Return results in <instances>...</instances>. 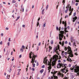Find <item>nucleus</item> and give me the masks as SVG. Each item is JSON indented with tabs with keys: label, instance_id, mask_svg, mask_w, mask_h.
Returning <instances> with one entry per match:
<instances>
[{
	"label": "nucleus",
	"instance_id": "f257e3e1",
	"mask_svg": "<svg viewBox=\"0 0 79 79\" xmlns=\"http://www.w3.org/2000/svg\"><path fill=\"white\" fill-rule=\"evenodd\" d=\"M64 50L65 51H66L67 50H68L67 52H65L64 54L65 55H67L68 53V54H69V56H70V57H73L74 56V55H73V51L71 50V47L69 46L67 48L65 47Z\"/></svg>",
	"mask_w": 79,
	"mask_h": 79
},
{
	"label": "nucleus",
	"instance_id": "f03ea898",
	"mask_svg": "<svg viewBox=\"0 0 79 79\" xmlns=\"http://www.w3.org/2000/svg\"><path fill=\"white\" fill-rule=\"evenodd\" d=\"M73 68H70V70L72 71L74 69L75 71H76V73H78L79 72V66L77 67V64H76L75 66L73 65ZM75 68V69H74Z\"/></svg>",
	"mask_w": 79,
	"mask_h": 79
},
{
	"label": "nucleus",
	"instance_id": "7ed1b4c3",
	"mask_svg": "<svg viewBox=\"0 0 79 79\" xmlns=\"http://www.w3.org/2000/svg\"><path fill=\"white\" fill-rule=\"evenodd\" d=\"M60 33H61V34H59V39L60 41H61V40H62V39H63V37H64V35H63V34H64V31H60Z\"/></svg>",
	"mask_w": 79,
	"mask_h": 79
},
{
	"label": "nucleus",
	"instance_id": "20e7f679",
	"mask_svg": "<svg viewBox=\"0 0 79 79\" xmlns=\"http://www.w3.org/2000/svg\"><path fill=\"white\" fill-rule=\"evenodd\" d=\"M59 49V48L56 47L54 48H53V53H54L55 52L58 55H59V52H58V50Z\"/></svg>",
	"mask_w": 79,
	"mask_h": 79
},
{
	"label": "nucleus",
	"instance_id": "39448f33",
	"mask_svg": "<svg viewBox=\"0 0 79 79\" xmlns=\"http://www.w3.org/2000/svg\"><path fill=\"white\" fill-rule=\"evenodd\" d=\"M62 23L63 24H64V31L65 32H68V31H67V27H66V26H67V24H66V21H65V22L64 21H63L62 22Z\"/></svg>",
	"mask_w": 79,
	"mask_h": 79
},
{
	"label": "nucleus",
	"instance_id": "423d86ee",
	"mask_svg": "<svg viewBox=\"0 0 79 79\" xmlns=\"http://www.w3.org/2000/svg\"><path fill=\"white\" fill-rule=\"evenodd\" d=\"M57 58H54L53 59V62H52V66H54L56 65V61H57Z\"/></svg>",
	"mask_w": 79,
	"mask_h": 79
},
{
	"label": "nucleus",
	"instance_id": "0eeeda50",
	"mask_svg": "<svg viewBox=\"0 0 79 79\" xmlns=\"http://www.w3.org/2000/svg\"><path fill=\"white\" fill-rule=\"evenodd\" d=\"M63 64H62V63H59L57 64V68L60 69L61 68V67H62Z\"/></svg>",
	"mask_w": 79,
	"mask_h": 79
},
{
	"label": "nucleus",
	"instance_id": "6e6552de",
	"mask_svg": "<svg viewBox=\"0 0 79 79\" xmlns=\"http://www.w3.org/2000/svg\"><path fill=\"white\" fill-rule=\"evenodd\" d=\"M65 68L62 69L61 70V73H64V74H66V72H64V71H65Z\"/></svg>",
	"mask_w": 79,
	"mask_h": 79
},
{
	"label": "nucleus",
	"instance_id": "1a4fd4ad",
	"mask_svg": "<svg viewBox=\"0 0 79 79\" xmlns=\"http://www.w3.org/2000/svg\"><path fill=\"white\" fill-rule=\"evenodd\" d=\"M77 19V17L76 16H75L73 18V22H75V21H76Z\"/></svg>",
	"mask_w": 79,
	"mask_h": 79
},
{
	"label": "nucleus",
	"instance_id": "9d476101",
	"mask_svg": "<svg viewBox=\"0 0 79 79\" xmlns=\"http://www.w3.org/2000/svg\"><path fill=\"white\" fill-rule=\"evenodd\" d=\"M35 60V58H32L31 59V63H32V64H34V63Z\"/></svg>",
	"mask_w": 79,
	"mask_h": 79
},
{
	"label": "nucleus",
	"instance_id": "9b49d317",
	"mask_svg": "<svg viewBox=\"0 0 79 79\" xmlns=\"http://www.w3.org/2000/svg\"><path fill=\"white\" fill-rule=\"evenodd\" d=\"M33 54V56L32 58H35L36 57H37V56L36 55V56L35 55H34V53H32Z\"/></svg>",
	"mask_w": 79,
	"mask_h": 79
},
{
	"label": "nucleus",
	"instance_id": "f8f14e48",
	"mask_svg": "<svg viewBox=\"0 0 79 79\" xmlns=\"http://www.w3.org/2000/svg\"><path fill=\"white\" fill-rule=\"evenodd\" d=\"M52 71L53 73L54 74H56V73H57V72H58V71H55V70L54 69L52 70Z\"/></svg>",
	"mask_w": 79,
	"mask_h": 79
},
{
	"label": "nucleus",
	"instance_id": "ddd939ff",
	"mask_svg": "<svg viewBox=\"0 0 79 79\" xmlns=\"http://www.w3.org/2000/svg\"><path fill=\"white\" fill-rule=\"evenodd\" d=\"M18 71H19L18 73L17 74V76H18V75H19L20 74H19V72H20V71H21V69H19L18 70Z\"/></svg>",
	"mask_w": 79,
	"mask_h": 79
},
{
	"label": "nucleus",
	"instance_id": "4468645a",
	"mask_svg": "<svg viewBox=\"0 0 79 79\" xmlns=\"http://www.w3.org/2000/svg\"><path fill=\"white\" fill-rule=\"evenodd\" d=\"M62 64V68H63L65 66H67V64Z\"/></svg>",
	"mask_w": 79,
	"mask_h": 79
},
{
	"label": "nucleus",
	"instance_id": "2eb2a0df",
	"mask_svg": "<svg viewBox=\"0 0 79 79\" xmlns=\"http://www.w3.org/2000/svg\"><path fill=\"white\" fill-rule=\"evenodd\" d=\"M44 10H45V9H43V10L42 11V15H44Z\"/></svg>",
	"mask_w": 79,
	"mask_h": 79
},
{
	"label": "nucleus",
	"instance_id": "dca6fc26",
	"mask_svg": "<svg viewBox=\"0 0 79 79\" xmlns=\"http://www.w3.org/2000/svg\"><path fill=\"white\" fill-rule=\"evenodd\" d=\"M60 77H64V75H63V73H60Z\"/></svg>",
	"mask_w": 79,
	"mask_h": 79
},
{
	"label": "nucleus",
	"instance_id": "f3484780",
	"mask_svg": "<svg viewBox=\"0 0 79 79\" xmlns=\"http://www.w3.org/2000/svg\"><path fill=\"white\" fill-rule=\"evenodd\" d=\"M48 70H50V69H52V67L50 66H49L48 67Z\"/></svg>",
	"mask_w": 79,
	"mask_h": 79
},
{
	"label": "nucleus",
	"instance_id": "a211bd4d",
	"mask_svg": "<svg viewBox=\"0 0 79 79\" xmlns=\"http://www.w3.org/2000/svg\"><path fill=\"white\" fill-rule=\"evenodd\" d=\"M71 79H73V78H74V76L73 75H72L71 76Z\"/></svg>",
	"mask_w": 79,
	"mask_h": 79
},
{
	"label": "nucleus",
	"instance_id": "6ab92c4d",
	"mask_svg": "<svg viewBox=\"0 0 79 79\" xmlns=\"http://www.w3.org/2000/svg\"><path fill=\"white\" fill-rule=\"evenodd\" d=\"M24 50L23 49V48H20V52H23Z\"/></svg>",
	"mask_w": 79,
	"mask_h": 79
},
{
	"label": "nucleus",
	"instance_id": "aec40b11",
	"mask_svg": "<svg viewBox=\"0 0 79 79\" xmlns=\"http://www.w3.org/2000/svg\"><path fill=\"white\" fill-rule=\"evenodd\" d=\"M44 72V69H42L40 71V73H42Z\"/></svg>",
	"mask_w": 79,
	"mask_h": 79
},
{
	"label": "nucleus",
	"instance_id": "412c9836",
	"mask_svg": "<svg viewBox=\"0 0 79 79\" xmlns=\"http://www.w3.org/2000/svg\"><path fill=\"white\" fill-rule=\"evenodd\" d=\"M19 18H20V16H19L17 18V19L16 20V21H18V20L19 19Z\"/></svg>",
	"mask_w": 79,
	"mask_h": 79
},
{
	"label": "nucleus",
	"instance_id": "4be33fe9",
	"mask_svg": "<svg viewBox=\"0 0 79 79\" xmlns=\"http://www.w3.org/2000/svg\"><path fill=\"white\" fill-rule=\"evenodd\" d=\"M16 3V1L15 0H13L12 1V3Z\"/></svg>",
	"mask_w": 79,
	"mask_h": 79
},
{
	"label": "nucleus",
	"instance_id": "5701e85b",
	"mask_svg": "<svg viewBox=\"0 0 79 79\" xmlns=\"http://www.w3.org/2000/svg\"><path fill=\"white\" fill-rule=\"evenodd\" d=\"M36 25H37L36 26L37 27H38V26L39 25V22H37V23Z\"/></svg>",
	"mask_w": 79,
	"mask_h": 79
},
{
	"label": "nucleus",
	"instance_id": "b1692460",
	"mask_svg": "<svg viewBox=\"0 0 79 79\" xmlns=\"http://www.w3.org/2000/svg\"><path fill=\"white\" fill-rule=\"evenodd\" d=\"M71 42H73L74 41V40L73 39V37H71Z\"/></svg>",
	"mask_w": 79,
	"mask_h": 79
},
{
	"label": "nucleus",
	"instance_id": "393cba45",
	"mask_svg": "<svg viewBox=\"0 0 79 79\" xmlns=\"http://www.w3.org/2000/svg\"><path fill=\"white\" fill-rule=\"evenodd\" d=\"M51 44L52 45H53V41L52 40L51 42Z\"/></svg>",
	"mask_w": 79,
	"mask_h": 79
},
{
	"label": "nucleus",
	"instance_id": "a878e982",
	"mask_svg": "<svg viewBox=\"0 0 79 79\" xmlns=\"http://www.w3.org/2000/svg\"><path fill=\"white\" fill-rule=\"evenodd\" d=\"M54 78H55V79H58V77L56 76H54Z\"/></svg>",
	"mask_w": 79,
	"mask_h": 79
},
{
	"label": "nucleus",
	"instance_id": "bb28decb",
	"mask_svg": "<svg viewBox=\"0 0 79 79\" xmlns=\"http://www.w3.org/2000/svg\"><path fill=\"white\" fill-rule=\"evenodd\" d=\"M61 55L63 57H64V56H65L64 55V54H63V52H62Z\"/></svg>",
	"mask_w": 79,
	"mask_h": 79
},
{
	"label": "nucleus",
	"instance_id": "cd10ccee",
	"mask_svg": "<svg viewBox=\"0 0 79 79\" xmlns=\"http://www.w3.org/2000/svg\"><path fill=\"white\" fill-rule=\"evenodd\" d=\"M48 8V5H47L46 7V10H47V9Z\"/></svg>",
	"mask_w": 79,
	"mask_h": 79
},
{
	"label": "nucleus",
	"instance_id": "c85d7f7f",
	"mask_svg": "<svg viewBox=\"0 0 79 79\" xmlns=\"http://www.w3.org/2000/svg\"><path fill=\"white\" fill-rule=\"evenodd\" d=\"M69 62H71V61H72V60H71V59L69 58Z\"/></svg>",
	"mask_w": 79,
	"mask_h": 79
},
{
	"label": "nucleus",
	"instance_id": "c756f323",
	"mask_svg": "<svg viewBox=\"0 0 79 79\" xmlns=\"http://www.w3.org/2000/svg\"><path fill=\"white\" fill-rule=\"evenodd\" d=\"M71 6H70L69 9V11H71Z\"/></svg>",
	"mask_w": 79,
	"mask_h": 79
},
{
	"label": "nucleus",
	"instance_id": "7c9ffc66",
	"mask_svg": "<svg viewBox=\"0 0 79 79\" xmlns=\"http://www.w3.org/2000/svg\"><path fill=\"white\" fill-rule=\"evenodd\" d=\"M73 46H74V45H75V47H76V43H75V42H74L73 43Z\"/></svg>",
	"mask_w": 79,
	"mask_h": 79
},
{
	"label": "nucleus",
	"instance_id": "2f4dec72",
	"mask_svg": "<svg viewBox=\"0 0 79 79\" xmlns=\"http://www.w3.org/2000/svg\"><path fill=\"white\" fill-rule=\"evenodd\" d=\"M49 49L51 50H52V47H51V46H49Z\"/></svg>",
	"mask_w": 79,
	"mask_h": 79
},
{
	"label": "nucleus",
	"instance_id": "473e14b6",
	"mask_svg": "<svg viewBox=\"0 0 79 79\" xmlns=\"http://www.w3.org/2000/svg\"><path fill=\"white\" fill-rule=\"evenodd\" d=\"M72 15V11H71L69 13V15L70 16V15Z\"/></svg>",
	"mask_w": 79,
	"mask_h": 79
},
{
	"label": "nucleus",
	"instance_id": "72a5a7b5",
	"mask_svg": "<svg viewBox=\"0 0 79 79\" xmlns=\"http://www.w3.org/2000/svg\"><path fill=\"white\" fill-rule=\"evenodd\" d=\"M46 24V22H45L44 23V25H43V27H45V25Z\"/></svg>",
	"mask_w": 79,
	"mask_h": 79
},
{
	"label": "nucleus",
	"instance_id": "f704fd0d",
	"mask_svg": "<svg viewBox=\"0 0 79 79\" xmlns=\"http://www.w3.org/2000/svg\"><path fill=\"white\" fill-rule=\"evenodd\" d=\"M32 64L33 67L35 68V64Z\"/></svg>",
	"mask_w": 79,
	"mask_h": 79
},
{
	"label": "nucleus",
	"instance_id": "c9c22d12",
	"mask_svg": "<svg viewBox=\"0 0 79 79\" xmlns=\"http://www.w3.org/2000/svg\"><path fill=\"white\" fill-rule=\"evenodd\" d=\"M41 68H45V65H44L43 66H42Z\"/></svg>",
	"mask_w": 79,
	"mask_h": 79
},
{
	"label": "nucleus",
	"instance_id": "e433bc0d",
	"mask_svg": "<svg viewBox=\"0 0 79 79\" xmlns=\"http://www.w3.org/2000/svg\"><path fill=\"white\" fill-rule=\"evenodd\" d=\"M68 66H69V68H71V64H69V65H68Z\"/></svg>",
	"mask_w": 79,
	"mask_h": 79
},
{
	"label": "nucleus",
	"instance_id": "4c0bfd02",
	"mask_svg": "<svg viewBox=\"0 0 79 79\" xmlns=\"http://www.w3.org/2000/svg\"><path fill=\"white\" fill-rule=\"evenodd\" d=\"M40 45H41V42H40L39 43V44H38V46H40Z\"/></svg>",
	"mask_w": 79,
	"mask_h": 79
},
{
	"label": "nucleus",
	"instance_id": "58836bf2",
	"mask_svg": "<svg viewBox=\"0 0 79 79\" xmlns=\"http://www.w3.org/2000/svg\"><path fill=\"white\" fill-rule=\"evenodd\" d=\"M39 46H37V48H36V49L37 50V51L38 50H39Z\"/></svg>",
	"mask_w": 79,
	"mask_h": 79
},
{
	"label": "nucleus",
	"instance_id": "ea45409f",
	"mask_svg": "<svg viewBox=\"0 0 79 79\" xmlns=\"http://www.w3.org/2000/svg\"><path fill=\"white\" fill-rule=\"evenodd\" d=\"M39 34V33H37V35L36 36V39H38V34Z\"/></svg>",
	"mask_w": 79,
	"mask_h": 79
},
{
	"label": "nucleus",
	"instance_id": "a19ab883",
	"mask_svg": "<svg viewBox=\"0 0 79 79\" xmlns=\"http://www.w3.org/2000/svg\"><path fill=\"white\" fill-rule=\"evenodd\" d=\"M33 19H34V18L32 20V23H31V26H32V24H33Z\"/></svg>",
	"mask_w": 79,
	"mask_h": 79
},
{
	"label": "nucleus",
	"instance_id": "79ce46f5",
	"mask_svg": "<svg viewBox=\"0 0 79 79\" xmlns=\"http://www.w3.org/2000/svg\"><path fill=\"white\" fill-rule=\"evenodd\" d=\"M36 66H39V62H37Z\"/></svg>",
	"mask_w": 79,
	"mask_h": 79
},
{
	"label": "nucleus",
	"instance_id": "37998d69",
	"mask_svg": "<svg viewBox=\"0 0 79 79\" xmlns=\"http://www.w3.org/2000/svg\"><path fill=\"white\" fill-rule=\"evenodd\" d=\"M23 48H25V47L23 45L22 47V48H23Z\"/></svg>",
	"mask_w": 79,
	"mask_h": 79
},
{
	"label": "nucleus",
	"instance_id": "c03bdc74",
	"mask_svg": "<svg viewBox=\"0 0 79 79\" xmlns=\"http://www.w3.org/2000/svg\"><path fill=\"white\" fill-rule=\"evenodd\" d=\"M76 12H75L74 13V15H73V16H76Z\"/></svg>",
	"mask_w": 79,
	"mask_h": 79
},
{
	"label": "nucleus",
	"instance_id": "a18cd8bd",
	"mask_svg": "<svg viewBox=\"0 0 79 79\" xmlns=\"http://www.w3.org/2000/svg\"><path fill=\"white\" fill-rule=\"evenodd\" d=\"M32 71H34L35 69L34 68H32Z\"/></svg>",
	"mask_w": 79,
	"mask_h": 79
},
{
	"label": "nucleus",
	"instance_id": "49530a36",
	"mask_svg": "<svg viewBox=\"0 0 79 79\" xmlns=\"http://www.w3.org/2000/svg\"><path fill=\"white\" fill-rule=\"evenodd\" d=\"M73 8H72V9H71V11H72V12H73Z\"/></svg>",
	"mask_w": 79,
	"mask_h": 79
},
{
	"label": "nucleus",
	"instance_id": "de8ad7c7",
	"mask_svg": "<svg viewBox=\"0 0 79 79\" xmlns=\"http://www.w3.org/2000/svg\"><path fill=\"white\" fill-rule=\"evenodd\" d=\"M65 0H63L62 1V3H65Z\"/></svg>",
	"mask_w": 79,
	"mask_h": 79
},
{
	"label": "nucleus",
	"instance_id": "09e8293b",
	"mask_svg": "<svg viewBox=\"0 0 79 79\" xmlns=\"http://www.w3.org/2000/svg\"><path fill=\"white\" fill-rule=\"evenodd\" d=\"M69 45H70V46H71V42H69Z\"/></svg>",
	"mask_w": 79,
	"mask_h": 79
},
{
	"label": "nucleus",
	"instance_id": "8fccbe9b",
	"mask_svg": "<svg viewBox=\"0 0 79 79\" xmlns=\"http://www.w3.org/2000/svg\"><path fill=\"white\" fill-rule=\"evenodd\" d=\"M29 56L30 59L32 58V56H31V55H29Z\"/></svg>",
	"mask_w": 79,
	"mask_h": 79
},
{
	"label": "nucleus",
	"instance_id": "3c124183",
	"mask_svg": "<svg viewBox=\"0 0 79 79\" xmlns=\"http://www.w3.org/2000/svg\"><path fill=\"white\" fill-rule=\"evenodd\" d=\"M8 46H10V42H8L7 43Z\"/></svg>",
	"mask_w": 79,
	"mask_h": 79
},
{
	"label": "nucleus",
	"instance_id": "603ef678",
	"mask_svg": "<svg viewBox=\"0 0 79 79\" xmlns=\"http://www.w3.org/2000/svg\"><path fill=\"white\" fill-rule=\"evenodd\" d=\"M66 8H67L66 10L68 11V10H69V8H68V7H66Z\"/></svg>",
	"mask_w": 79,
	"mask_h": 79
},
{
	"label": "nucleus",
	"instance_id": "864d4df0",
	"mask_svg": "<svg viewBox=\"0 0 79 79\" xmlns=\"http://www.w3.org/2000/svg\"><path fill=\"white\" fill-rule=\"evenodd\" d=\"M58 63H60L61 62V60H59L58 61Z\"/></svg>",
	"mask_w": 79,
	"mask_h": 79
},
{
	"label": "nucleus",
	"instance_id": "5fc2aeb1",
	"mask_svg": "<svg viewBox=\"0 0 79 79\" xmlns=\"http://www.w3.org/2000/svg\"><path fill=\"white\" fill-rule=\"evenodd\" d=\"M70 5L69 4L68 5V6H67V7H68V8H69V6Z\"/></svg>",
	"mask_w": 79,
	"mask_h": 79
},
{
	"label": "nucleus",
	"instance_id": "6e6d98bb",
	"mask_svg": "<svg viewBox=\"0 0 79 79\" xmlns=\"http://www.w3.org/2000/svg\"><path fill=\"white\" fill-rule=\"evenodd\" d=\"M65 18H68V15H66L65 17Z\"/></svg>",
	"mask_w": 79,
	"mask_h": 79
},
{
	"label": "nucleus",
	"instance_id": "4d7b16f0",
	"mask_svg": "<svg viewBox=\"0 0 79 79\" xmlns=\"http://www.w3.org/2000/svg\"><path fill=\"white\" fill-rule=\"evenodd\" d=\"M23 27H25V25H23L22 26Z\"/></svg>",
	"mask_w": 79,
	"mask_h": 79
},
{
	"label": "nucleus",
	"instance_id": "13d9d810",
	"mask_svg": "<svg viewBox=\"0 0 79 79\" xmlns=\"http://www.w3.org/2000/svg\"><path fill=\"white\" fill-rule=\"evenodd\" d=\"M15 6L16 7H18V5H17V4H15Z\"/></svg>",
	"mask_w": 79,
	"mask_h": 79
},
{
	"label": "nucleus",
	"instance_id": "bf43d9fd",
	"mask_svg": "<svg viewBox=\"0 0 79 79\" xmlns=\"http://www.w3.org/2000/svg\"><path fill=\"white\" fill-rule=\"evenodd\" d=\"M62 46H64V42H62Z\"/></svg>",
	"mask_w": 79,
	"mask_h": 79
},
{
	"label": "nucleus",
	"instance_id": "052dcab7",
	"mask_svg": "<svg viewBox=\"0 0 79 79\" xmlns=\"http://www.w3.org/2000/svg\"><path fill=\"white\" fill-rule=\"evenodd\" d=\"M65 44H68V42H67V41H66L65 42Z\"/></svg>",
	"mask_w": 79,
	"mask_h": 79
},
{
	"label": "nucleus",
	"instance_id": "680f3d73",
	"mask_svg": "<svg viewBox=\"0 0 79 79\" xmlns=\"http://www.w3.org/2000/svg\"><path fill=\"white\" fill-rule=\"evenodd\" d=\"M56 30H58V29H59L58 28V27H56Z\"/></svg>",
	"mask_w": 79,
	"mask_h": 79
},
{
	"label": "nucleus",
	"instance_id": "e2e57ef3",
	"mask_svg": "<svg viewBox=\"0 0 79 79\" xmlns=\"http://www.w3.org/2000/svg\"><path fill=\"white\" fill-rule=\"evenodd\" d=\"M75 5L76 6H77V5H78V3H76Z\"/></svg>",
	"mask_w": 79,
	"mask_h": 79
},
{
	"label": "nucleus",
	"instance_id": "0e129e2a",
	"mask_svg": "<svg viewBox=\"0 0 79 79\" xmlns=\"http://www.w3.org/2000/svg\"><path fill=\"white\" fill-rule=\"evenodd\" d=\"M22 57V55H19V58H21Z\"/></svg>",
	"mask_w": 79,
	"mask_h": 79
},
{
	"label": "nucleus",
	"instance_id": "69168bd1",
	"mask_svg": "<svg viewBox=\"0 0 79 79\" xmlns=\"http://www.w3.org/2000/svg\"><path fill=\"white\" fill-rule=\"evenodd\" d=\"M53 77H53L52 76L51 77V79H54Z\"/></svg>",
	"mask_w": 79,
	"mask_h": 79
},
{
	"label": "nucleus",
	"instance_id": "338daca9",
	"mask_svg": "<svg viewBox=\"0 0 79 79\" xmlns=\"http://www.w3.org/2000/svg\"><path fill=\"white\" fill-rule=\"evenodd\" d=\"M2 41H1L0 43V45H2Z\"/></svg>",
	"mask_w": 79,
	"mask_h": 79
},
{
	"label": "nucleus",
	"instance_id": "774afa93",
	"mask_svg": "<svg viewBox=\"0 0 79 79\" xmlns=\"http://www.w3.org/2000/svg\"><path fill=\"white\" fill-rule=\"evenodd\" d=\"M75 2H79V0H76V1H75Z\"/></svg>",
	"mask_w": 79,
	"mask_h": 79
}]
</instances>
